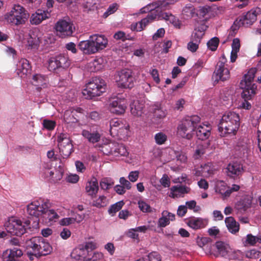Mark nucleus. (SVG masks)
<instances>
[{"mask_svg":"<svg viewBox=\"0 0 261 261\" xmlns=\"http://www.w3.org/2000/svg\"><path fill=\"white\" fill-rule=\"evenodd\" d=\"M256 72L255 68H250L244 75L243 79L240 83V87L243 91L241 94V99L236 103L237 108L238 109L249 110L252 108V105L248 100L251 99L256 93L257 86L253 83Z\"/></svg>","mask_w":261,"mask_h":261,"instance_id":"obj_1","label":"nucleus"},{"mask_svg":"<svg viewBox=\"0 0 261 261\" xmlns=\"http://www.w3.org/2000/svg\"><path fill=\"white\" fill-rule=\"evenodd\" d=\"M108 46V39L103 35L93 34L88 40L81 41L78 47L83 54H94L105 49Z\"/></svg>","mask_w":261,"mask_h":261,"instance_id":"obj_2","label":"nucleus"},{"mask_svg":"<svg viewBox=\"0 0 261 261\" xmlns=\"http://www.w3.org/2000/svg\"><path fill=\"white\" fill-rule=\"evenodd\" d=\"M240 125L239 114L234 112H227L224 114L218 124V130L221 137L228 135H235Z\"/></svg>","mask_w":261,"mask_h":261,"instance_id":"obj_3","label":"nucleus"},{"mask_svg":"<svg viewBox=\"0 0 261 261\" xmlns=\"http://www.w3.org/2000/svg\"><path fill=\"white\" fill-rule=\"evenodd\" d=\"M29 17L27 10L19 4H14L11 9L4 15V19L7 23L18 26L24 24Z\"/></svg>","mask_w":261,"mask_h":261,"instance_id":"obj_4","label":"nucleus"},{"mask_svg":"<svg viewBox=\"0 0 261 261\" xmlns=\"http://www.w3.org/2000/svg\"><path fill=\"white\" fill-rule=\"evenodd\" d=\"M200 121V118L197 115L186 117L178 126L177 134L183 138L191 139Z\"/></svg>","mask_w":261,"mask_h":261,"instance_id":"obj_5","label":"nucleus"},{"mask_svg":"<svg viewBox=\"0 0 261 261\" xmlns=\"http://www.w3.org/2000/svg\"><path fill=\"white\" fill-rule=\"evenodd\" d=\"M30 220L23 222L17 217H11L9 218L4 223V227L7 231L12 235L20 236L24 234L27 229H31Z\"/></svg>","mask_w":261,"mask_h":261,"instance_id":"obj_6","label":"nucleus"},{"mask_svg":"<svg viewBox=\"0 0 261 261\" xmlns=\"http://www.w3.org/2000/svg\"><path fill=\"white\" fill-rule=\"evenodd\" d=\"M106 83L105 81L100 78L95 77L92 78L86 85L83 89L82 94L86 99H91L93 97L99 96L106 90Z\"/></svg>","mask_w":261,"mask_h":261,"instance_id":"obj_7","label":"nucleus"},{"mask_svg":"<svg viewBox=\"0 0 261 261\" xmlns=\"http://www.w3.org/2000/svg\"><path fill=\"white\" fill-rule=\"evenodd\" d=\"M47 201L41 199L35 200L27 205V212L30 215L36 218V220L32 224V230L39 227V221L43 212H45L47 207Z\"/></svg>","mask_w":261,"mask_h":261,"instance_id":"obj_8","label":"nucleus"},{"mask_svg":"<svg viewBox=\"0 0 261 261\" xmlns=\"http://www.w3.org/2000/svg\"><path fill=\"white\" fill-rule=\"evenodd\" d=\"M260 14L261 9L259 8L251 9L236 19L231 27V30L235 31L241 26L247 27L252 25Z\"/></svg>","mask_w":261,"mask_h":261,"instance_id":"obj_9","label":"nucleus"},{"mask_svg":"<svg viewBox=\"0 0 261 261\" xmlns=\"http://www.w3.org/2000/svg\"><path fill=\"white\" fill-rule=\"evenodd\" d=\"M115 80L119 87L131 88L134 86L135 78L130 70L124 69L116 73Z\"/></svg>","mask_w":261,"mask_h":261,"instance_id":"obj_10","label":"nucleus"},{"mask_svg":"<svg viewBox=\"0 0 261 261\" xmlns=\"http://www.w3.org/2000/svg\"><path fill=\"white\" fill-rule=\"evenodd\" d=\"M43 34L38 28L31 30L27 36L25 46L28 49L37 50L41 43Z\"/></svg>","mask_w":261,"mask_h":261,"instance_id":"obj_11","label":"nucleus"},{"mask_svg":"<svg viewBox=\"0 0 261 261\" xmlns=\"http://www.w3.org/2000/svg\"><path fill=\"white\" fill-rule=\"evenodd\" d=\"M226 59L224 57L220 58L213 73V78L215 82L219 81H225L230 77L229 70L225 67Z\"/></svg>","mask_w":261,"mask_h":261,"instance_id":"obj_12","label":"nucleus"},{"mask_svg":"<svg viewBox=\"0 0 261 261\" xmlns=\"http://www.w3.org/2000/svg\"><path fill=\"white\" fill-rule=\"evenodd\" d=\"M126 106V100L122 95L112 97L110 99L109 108L110 111L114 114L117 115L123 114L125 111Z\"/></svg>","mask_w":261,"mask_h":261,"instance_id":"obj_13","label":"nucleus"},{"mask_svg":"<svg viewBox=\"0 0 261 261\" xmlns=\"http://www.w3.org/2000/svg\"><path fill=\"white\" fill-rule=\"evenodd\" d=\"M70 62L68 57L63 55H59L51 57L48 61V69L54 71L60 68H67L69 66Z\"/></svg>","mask_w":261,"mask_h":261,"instance_id":"obj_14","label":"nucleus"},{"mask_svg":"<svg viewBox=\"0 0 261 261\" xmlns=\"http://www.w3.org/2000/svg\"><path fill=\"white\" fill-rule=\"evenodd\" d=\"M55 30L58 36L65 38L72 35L74 29L69 21L60 19L55 24Z\"/></svg>","mask_w":261,"mask_h":261,"instance_id":"obj_15","label":"nucleus"},{"mask_svg":"<svg viewBox=\"0 0 261 261\" xmlns=\"http://www.w3.org/2000/svg\"><path fill=\"white\" fill-rule=\"evenodd\" d=\"M58 142L60 152L64 157H68L73 151L70 138L67 135L61 134L58 136Z\"/></svg>","mask_w":261,"mask_h":261,"instance_id":"obj_16","label":"nucleus"},{"mask_svg":"<svg viewBox=\"0 0 261 261\" xmlns=\"http://www.w3.org/2000/svg\"><path fill=\"white\" fill-rule=\"evenodd\" d=\"M50 12L47 10L38 9L36 12L32 13L30 18V22L32 25H38L43 20L49 18Z\"/></svg>","mask_w":261,"mask_h":261,"instance_id":"obj_17","label":"nucleus"},{"mask_svg":"<svg viewBox=\"0 0 261 261\" xmlns=\"http://www.w3.org/2000/svg\"><path fill=\"white\" fill-rule=\"evenodd\" d=\"M214 250L212 253L215 256L218 257L221 256L223 257H227L229 251H230V246L223 242L218 241L216 242L213 246Z\"/></svg>","mask_w":261,"mask_h":261,"instance_id":"obj_18","label":"nucleus"},{"mask_svg":"<svg viewBox=\"0 0 261 261\" xmlns=\"http://www.w3.org/2000/svg\"><path fill=\"white\" fill-rule=\"evenodd\" d=\"M83 112L84 110L81 108H71L64 112V119L67 123L76 122L77 117H80Z\"/></svg>","mask_w":261,"mask_h":261,"instance_id":"obj_19","label":"nucleus"},{"mask_svg":"<svg viewBox=\"0 0 261 261\" xmlns=\"http://www.w3.org/2000/svg\"><path fill=\"white\" fill-rule=\"evenodd\" d=\"M215 172V170L211 164H205L195 168L193 171V174L197 177L202 176L207 178L212 176Z\"/></svg>","mask_w":261,"mask_h":261,"instance_id":"obj_20","label":"nucleus"},{"mask_svg":"<svg viewBox=\"0 0 261 261\" xmlns=\"http://www.w3.org/2000/svg\"><path fill=\"white\" fill-rule=\"evenodd\" d=\"M31 82L39 90L47 87L48 80L47 77L44 74L36 73L33 75Z\"/></svg>","mask_w":261,"mask_h":261,"instance_id":"obj_21","label":"nucleus"},{"mask_svg":"<svg viewBox=\"0 0 261 261\" xmlns=\"http://www.w3.org/2000/svg\"><path fill=\"white\" fill-rule=\"evenodd\" d=\"M31 66L29 61L25 59H21L17 64L16 72L21 77L24 78L30 73Z\"/></svg>","mask_w":261,"mask_h":261,"instance_id":"obj_22","label":"nucleus"},{"mask_svg":"<svg viewBox=\"0 0 261 261\" xmlns=\"http://www.w3.org/2000/svg\"><path fill=\"white\" fill-rule=\"evenodd\" d=\"M49 203L47 201L46 209L44 212H43L40 218L45 223H51L53 222H55L59 218V216L54 210L49 209Z\"/></svg>","mask_w":261,"mask_h":261,"instance_id":"obj_23","label":"nucleus"},{"mask_svg":"<svg viewBox=\"0 0 261 261\" xmlns=\"http://www.w3.org/2000/svg\"><path fill=\"white\" fill-rule=\"evenodd\" d=\"M22 254L23 253L21 250L17 247L7 249L3 252V260L15 261L18 257L21 256Z\"/></svg>","mask_w":261,"mask_h":261,"instance_id":"obj_24","label":"nucleus"},{"mask_svg":"<svg viewBox=\"0 0 261 261\" xmlns=\"http://www.w3.org/2000/svg\"><path fill=\"white\" fill-rule=\"evenodd\" d=\"M39 238L37 237L32 238L26 242L27 253L35 254V257H38Z\"/></svg>","mask_w":261,"mask_h":261,"instance_id":"obj_25","label":"nucleus"},{"mask_svg":"<svg viewBox=\"0 0 261 261\" xmlns=\"http://www.w3.org/2000/svg\"><path fill=\"white\" fill-rule=\"evenodd\" d=\"M227 175L232 178H235L240 175L243 172L242 165L237 162L229 163L226 168Z\"/></svg>","mask_w":261,"mask_h":261,"instance_id":"obj_26","label":"nucleus"},{"mask_svg":"<svg viewBox=\"0 0 261 261\" xmlns=\"http://www.w3.org/2000/svg\"><path fill=\"white\" fill-rule=\"evenodd\" d=\"M211 127L208 124H204L203 125L200 122L198 124L195 132L197 138L202 140L207 139L211 135Z\"/></svg>","mask_w":261,"mask_h":261,"instance_id":"obj_27","label":"nucleus"},{"mask_svg":"<svg viewBox=\"0 0 261 261\" xmlns=\"http://www.w3.org/2000/svg\"><path fill=\"white\" fill-rule=\"evenodd\" d=\"M105 63L102 58H96L88 64L87 68L90 72H97L103 68Z\"/></svg>","mask_w":261,"mask_h":261,"instance_id":"obj_28","label":"nucleus"},{"mask_svg":"<svg viewBox=\"0 0 261 261\" xmlns=\"http://www.w3.org/2000/svg\"><path fill=\"white\" fill-rule=\"evenodd\" d=\"M153 116L159 119L164 118L167 115V111L164 106L160 102H156L152 106Z\"/></svg>","mask_w":261,"mask_h":261,"instance_id":"obj_29","label":"nucleus"},{"mask_svg":"<svg viewBox=\"0 0 261 261\" xmlns=\"http://www.w3.org/2000/svg\"><path fill=\"white\" fill-rule=\"evenodd\" d=\"M190 188L184 186H175L170 189L169 196L173 198L182 197L185 194L190 191Z\"/></svg>","mask_w":261,"mask_h":261,"instance_id":"obj_30","label":"nucleus"},{"mask_svg":"<svg viewBox=\"0 0 261 261\" xmlns=\"http://www.w3.org/2000/svg\"><path fill=\"white\" fill-rule=\"evenodd\" d=\"M52 165L50 162L44 163L40 172L41 176L50 182H53L54 172L51 170Z\"/></svg>","mask_w":261,"mask_h":261,"instance_id":"obj_31","label":"nucleus"},{"mask_svg":"<svg viewBox=\"0 0 261 261\" xmlns=\"http://www.w3.org/2000/svg\"><path fill=\"white\" fill-rule=\"evenodd\" d=\"M175 2L174 0H165L160 5L156 3L150 4L141 9V11L142 13H147L159 7H161V9L166 8L168 5L173 4Z\"/></svg>","mask_w":261,"mask_h":261,"instance_id":"obj_32","label":"nucleus"},{"mask_svg":"<svg viewBox=\"0 0 261 261\" xmlns=\"http://www.w3.org/2000/svg\"><path fill=\"white\" fill-rule=\"evenodd\" d=\"M174 219L175 215L174 214L167 211H164L162 213V217L158 220V226L165 227L169 224L170 221H173Z\"/></svg>","mask_w":261,"mask_h":261,"instance_id":"obj_33","label":"nucleus"},{"mask_svg":"<svg viewBox=\"0 0 261 261\" xmlns=\"http://www.w3.org/2000/svg\"><path fill=\"white\" fill-rule=\"evenodd\" d=\"M144 103L138 100H134L130 104V112L134 116H141L143 113Z\"/></svg>","mask_w":261,"mask_h":261,"instance_id":"obj_34","label":"nucleus"},{"mask_svg":"<svg viewBox=\"0 0 261 261\" xmlns=\"http://www.w3.org/2000/svg\"><path fill=\"white\" fill-rule=\"evenodd\" d=\"M98 189V182L96 178H93L87 182L85 190L86 193L89 196L91 197L95 196L97 194Z\"/></svg>","mask_w":261,"mask_h":261,"instance_id":"obj_35","label":"nucleus"},{"mask_svg":"<svg viewBox=\"0 0 261 261\" xmlns=\"http://www.w3.org/2000/svg\"><path fill=\"white\" fill-rule=\"evenodd\" d=\"M82 135L91 143H95L99 141L101 135L97 131L91 132L88 130L84 129L82 132Z\"/></svg>","mask_w":261,"mask_h":261,"instance_id":"obj_36","label":"nucleus"},{"mask_svg":"<svg viewBox=\"0 0 261 261\" xmlns=\"http://www.w3.org/2000/svg\"><path fill=\"white\" fill-rule=\"evenodd\" d=\"M227 189L228 187L224 181L219 180L216 182L215 186L216 192L221 194L223 199L229 197V192H227Z\"/></svg>","mask_w":261,"mask_h":261,"instance_id":"obj_37","label":"nucleus"},{"mask_svg":"<svg viewBox=\"0 0 261 261\" xmlns=\"http://www.w3.org/2000/svg\"><path fill=\"white\" fill-rule=\"evenodd\" d=\"M38 245L39 250L38 257L42 255H48L52 252L53 249L50 245L47 242L41 241L40 238Z\"/></svg>","mask_w":261,"mask_h":261,"instance_id":"obj_38","label":"nucleus"},{"mask_svg":"<svg viewBox=\"0 0 261 261\" xmlns=\"http://www.w3.org/2000/svg\"><path fill=\"white\" fill-rule=\"evenodd\" d=\"M87 255V251L83 247H79L74 249L71 253L72 258L80 260L84 259Z\"/></svg>","mask_w":261,"mask_h":261,"instance_id":"obj_39","label":"nucleus"},{"mask_svg":"<svg viewBox=\"0 0 261 261\" xmlns=\"http://www.w3.org/2000/svg\"><path fill=\"white\" fill-rule=\"evenodd\" d=\"M250 146L246 142L238 143L237 150L239 152V155L241 158H247L250 153Z\"/></svg>","mask_w":261,"mask_h":261,"instance_id":"obj_40","label":"nucleus"},{"mask_svg":"<svg viewBox=\"0 0 261 261\" xmlns=\"http://www.w3.org/2000/svg\"><path fill=\"white\" fill-rule=\"evenodd\" d=\"M226 225L228 230L232 233H236L239 230V224L232 217L226 218L225 220Z\"/></svg>","mask_w":261,"mask_h":261,"instance_id":"obj_41","label":"nucleus"},{"mask_svg":"<svg viewBox=\"0 0 261 261\" xmlns=\"http://www.w3.org/2000/svg\"><path fill=\"white\" fill-rule=\"evenodd\" d=\"M232 50L230 55V61L234 62L238 57V53L240 48V41L238 38H234L232 40L231 44Z\"/></svg>","mask_w":261,"mask_h":261,"instance_id":"obj_42","label":"nucleus"},{"mask_svg":"<svg viewBox=\"0 0 261 261\" xmlns=\"http://www.w3.org/2000/svg\"><path fill=\"white\" fill-rule=\"evenodd\" d=\"M130 134L129 125L127 123L124 122L122 127H120L114 135L118 136L120 139L125 140L130 136Z\"/></svg>","mask_w":261,"mask_h":261,"instance_id":"obj_43","label":"nucleus"},{"mask_svg":"<svg viewBox=\"0 0 261 261\" xmlns=\"http://www.w3.org/2000/svg\"><path fill=\"white\" fill-rule=\"evenodd\" d=\"M162 17L166 21L171 23L175 28L177 29L180 28L181 23L179 20L172 14L164 13L162 14Z\"/></svg>","mask_w":261,"mask_h":261,"instance_id":"obj_44","label":"nucleus"},{"mask_svg":"<svg viewBox=\"0 0 261 261\" xmlns=\"http://www.w3.org/2000/svg\"><path fill=\"white\" fill-rule=\"evenodd\" d=\"M188 225L194 229H199L204 227L203 220L199 218H190L187 221Z\"/></svg>","mask_w":261,"mask_h":261,"instance_id":"obj_45","label":"nucleus"},{"mask_svg":"<svg viewBox=\"0 0 261 261\" xmlns=\"http://www.w3.org/2000/svg\"><path fill=\"white\" fill-rule=\"evenodd\" d=\"M124 123V122L122 121L117 118L112 119L110 122V131L111 135H114L115 134L118 129H119L120 127H122Z\"/></svg>","mask_w":261,"mask_h":261,"instance_id":"obj_46","label":"nucleus"},{"mask_svg":"<svg viewBox=\"0 0 261 261\" xmlns=\"http://www.w3.org/2000/svg\"><path fill=\"white\" fill-rule=\"evenodd\" d=\"M116 146H117V143L114 142H109L107 144H103L101 148V151L104 154L109 155H114V150Z\"/></svg>","mask_w":261,"mask_h":261,"instance_id":"obj_47","label":"nucleus"},{"mask_svg":"<svg viewBox=\"0 0 261 261\" xmlns=\"http://www.w3.org/2000/svg\"><path fill=\"white\" fill-rule=\"evenodd\" d=\"M99 0H83V6L85 11L94 10L97 8Z\"/></svg>","mask_w":261,"mask_h":261,"instance_id":"obj_48","label":"nucleus"},{"mask_svg":"<svg viewBox=\"0 0 261 261\" xmlns=\"http://www.w3.org/2000/svg\"><path fill=\"white\" fill-rule=\"evenodd\" d=\"M108 204L107 198L105 196L100 195L93 200L92 205L97 207H104Z\"/></svg>","mask_w":261,"mask_h":261,"instance_id":"obj_49","label":"nucleus"},{"mask_svg":"<svg viewBox=\"0 0 261 261\" xmlns=\"http://www.w3.org/2000/svg\"><path fill=\"white\" fill-rule=\"evenodd\" d=\"M114 155L115 156H127L128 154L126 147L122 144H119L118 143H117V146H116L114 150Z\"/></svg>","mask_w":261,"mask_h":261,"instance_id":"obj_50","label":"nucleus"},{"mask_svg":"<svg viewBox=\"0 0 261 261\" xmlns=\"http://www.w3.org/2000/svg\"><path fill=\"white\" fill-rule=\"evenodd\" d=\"M114 184V181L111 178H102L100 182L101 188L104 190H107L111 188Z\"/></svg>","mask_w":261,"mask_h":261,"instance_id":"obj_51","label":"nucleus"},{"mask_svg":"<svg viewBox=\"0 0 261 261\" xmlns=\"http://www.w3.org/2000/svg\"><path fill=\"white\" fill-rule=\"evenodd\" d=\"M227 257L230 259H240L243 258V254L240 250L231 247Z\"/></svg>","mask_w":261,"mask_h":261,"instance_id":"obj_52","label":"nucleus"},{"mask_svg":"<svg viewBox=\"0 0 261 261\" xmlns=\"http://www.w3.org/2000/svg\"><path fill=\"white\" fill-rule=\"evenodd\" d=\"M205 146L201 143H199L194 151L193 157L195 159H198L201 158L205 153Z\"/></svg>","mask_w":261,"mask_h":261,"instance_id":"obj_53","label":"nucleus"},{"mask_svg":"<svg viewBox=\"0 0 261 261\" xmlns=\"http://www.w3.org/2000/svg\"><path fill=\"white\" fill-rule=\"evenodd\" d=\"M256 243H261V236H254L251 234L247 235L245 242L246 245L254 246Z\"/></svg>","mask_w":261,"mask_h":261,"instance_id":"obj_54","label":"nucleus"},{"mask_svg":"<svg viewBox=\"0 0 261 261\" xmlns=\"http://www.w3.org/2000/svg\"><path fill=\"white\" fill-rule=\"evenodd\" d=\"M124 204V203L123 201H119L112 205L108 210L109 213L112 215H114L122 207Z\"/></svg>","mask_w":261,"mask_h":261,"instance_id":"obj_55","label":"nucleus"},{"mask_svg":"<svg viewBox=\"0 0 261 261\" xmlns=\"http://www.w3.org/2000/svg\"><path fill=\"white\" fill-rule=\"evenodd\" d=\"M219 43V39L218 38L215 37L211 39L207 42V46L208 48L212 50L215 51L217 49Z\"/></svg>","mask_w":261,"mask_h":261,"instance_id":"obj_56","label":"nucleus"},{"mask_svg":"<svg viewBox=\"0 0 261 261\" xmlns=\"http://www.w3.org/2000/svg\"><path fill=\"white\" fill-rule=\"evenodd\" d=\"M154 140L157 144L162 145L167 141V136L165 134L159 132L154 135Z\"/></svg>","mask_w":261,"mask_h":261,"instance_id":"obj_57","label":"nucleus"},{"mask_svg":"<svg viewBox=\"0 0 261 261\" xmlns=\"http://www.w3.org/2000/svg\"><path fill=\"white\" fill-rule=\"evenodd\" d=\"M119 8V5L117 3H113L111 4L108 9H107L106 11L103 13V17L104 18L108 17L109 15L114 13Z\"/></svg>","mask_w":261,"mask_h":261,"instance_id":"obj_58","label":"nucleus"},{"mask_svg":"<svg viewBox=\"0 0 261 261\" xmlns=\"http://www.w3.org/2000/svg\"><path fill=\"white\" fill-rule=\"evenodd\" d=\"M140 210L143 213H149L151 212L150 205L144 200H139L138 202Z\"/></svg>","mask_w":261,"mask_h":261,"instance_id":"obj_59","label":"nucleus"},{"mask_svg":"<svg viewBox=\"0 0 261 261\" xmlns=\"http://www.w3.org/2000/svg\"><path fill=\"white\" fill-rule=\"evenodd\" d=\"M186 206L189 209L192 210L194 212H198L201 210L200 206L197 205L196 201L194 200L187 201Z\"/></svg>","mask_w":261,"mask_h":261,"instance_id":"obj_60","label":"nucleus"},{"mask_svg":"<svg viewBox=\"0 0 261 261\" xmlns=\"http://www.w3.org/2000/svg\"><path fill=\"white\" fill-rule=\"evenodd\" d=\"M260 252L255 249H251L245 252L246 257L250 259H257L259 257Z\"/></svg>","mask_w":261,"mask_h":261,"instance_id":"obj_61","label":"nucleus"},{"mask_svg":"<svg viewBox=\"0 0 261 261\" xmlns=\"http://www.w3.org/2000/svg\"><path fill=\"white\" fill-rule=\"evenodd\" d=\"M64 170L61 165L59 166V169L56 170V173L54 175L53 182H57L60 180L63 176Z\"/></svg>","mask_w":261,"mask_h":261,"instance_id":"obj_62","label":"nucleus"},{"mask_svg":"<svg viewBox=\"0 0 261 261\" xmlns=\"http://www.w3.org/2000/svg\"><path fill=\"white\" fill-rule=\"evenodd\" d=\"M199 42L191 39V41L187 44V48L192 52H195L198 48Z\"/></svg>","mask_w":261,"mask_h":261,"instance_id":"obj_63","label":"nucleus"},{"mask_svg":"<svg viewBox=\"0 0 261 261\" xmlns=\"http://www.w3.org/2000/svg\"><path fill=\"white\" fill-rule=\"evenodd\" d=\"M195 13V9L191 4L187 5L182 10V13L187 16H192Z\"/></svg>","mask_w":261,"mask_h":261,"instance_id":"obj_64","label":"nucleus"}]
</instances>
